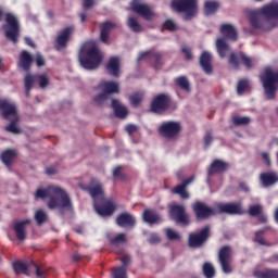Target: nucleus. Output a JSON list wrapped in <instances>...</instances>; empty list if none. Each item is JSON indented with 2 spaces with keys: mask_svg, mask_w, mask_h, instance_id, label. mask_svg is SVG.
Masks as SVG:
<instances>
[{
  "mask_svg": "<svg viewBox=\"0 0 278 278\" xmlns=\"http://www.w3.org/2000/svg\"><path fill=\"white\" fill-rule=\"evenodd\" d=\"M84 190L87 191L93 200V208L100 217L109 218L115 214L117 203L113 198H102L98 200V197L104 194L103 185L99 179L92 177Z\"/></svg>",
  "mask_w": 278,
  "mask_h": 278,
  "instance_id": "obj_1",
  "label": "nucleus"
},
{
  "mask_svg": "<svg viewBox=\"0 0 278 278\" xmlns=\"http://www.w3.org/2000/svg\"><path fill=\"white\" fill-rule=\"evenodd\" d=\"M36 200H45L49 198L47 206L49 210L63 211L65 208L73 207L71 197L67 194L65 189L58 186H49L47 189H38L35 191Z\"/></svg>",
  "mask_w": 278,
  "mask_h": 278,
  "instance_id": "obj_2",
  "label": "nucleus"
},
{
  "mask_svg": "<svg viewBox=\"0 0 278 278\" xmlns=\"http://www.w3.org/2000/svg\"><path fill=\"white\" fill-rule=\"evenodd\" d=\"M78 60L80 65L88 70L92 71L99 67L103 56L99 51V48L92 42H86L78 53Z\"/></svg>",
  "mask_w": 278,
  "mask_h": 278,
  "instance_id": "obj_3",
  "label": "nucleus"
},
{
  "mask_svg": "<svg viewBox=\"0 0 278 278\" xmlns=\"http://www.w3.org/2000/svg\"><path fill=\"white\" fill-rule=\"evenodd\" d=\"M278 17V3L271 2L262 9L253 10L248 13L250 26L254 29H262L265 24V18L271 20Z\"/></svg>",
  "mask_w": 278,
  "mask_h": 278,
  "instance_id": "obj_4",
  "label": "nucleus"
},
{
  "mask_svg": "<svg viewBox=\"0 0 278 278\" xmlns=\"http://www.w3.org/2000/svg\"><path fill=\"white\" fill-rule=\"evenodd\" d=\"M0 112L3 119L11 121L10 124L5 127V131L12 135H20L22 130L18 127L20 116L17 113L16 104L8 100H0Z\"/></svg>",
  "mask_w": 278,
  "mask_h": 278,
  "instance_id": "obj_5",
  "label": "nucleus"
},
{
  "mask_svg": "<svg viewBox=\"0 0 278 278\" xmlns=\"http://www.w3.org/2000/svg\"><path fill=\"white\" fill-rule=\"evenodd\" d=\"M260 81L263 85L266 100H275L278 91V70L266 67L260 74Z\"/></svg>",
  "mask_w": 278,
  "mask_h": 278,
  "instance_id": "obj_6",
  "label": "nucleus"
},
{
  "mask_svg": "<svg viewBox=\"0 0 278 278\" xmlns=\"http://www.w3.org/2000/svg\"><path fill=\"white\" fill-rule=\"evenodd\" d=\"M4 17L7 23L2 26L4 36L8 40H11L14 45H16L21 36V26L18 20L11 12L5 13Z\"/></svg>",
  "mask_w": 278,
  "mask_h": 278,
  "instance_id": "obj_7",
  "label": "nucleus"
},
{
  "mask_svg": "<svg viewBox=\"0 0 278 278\" xmlns=\"http://www.w3.org/2000/svg\"><path fill=\"white\" fill-rule=\"evenodd\" d=\"M172 8L178 13H184L185 21H191L197 14L198 4L197 0H174Z\"/></svg>",
  "mask_w": 278,
  "mask_h": 278,
  "instance_id": "obj_8",
  "label": "nucleus"
},
{
  "mask_svg": "<svg viewBox=\"0 0 278 278\" xmlns=\"http://www.w3.org/2000/svg\"><path fill=\"white\" fill-rule=\"evenodd\" d=\"M181 131V123L174 121L163 122L159 127V134L167 140L177 139Z\"/></svg>",
  "mask_w": 278,
  "mask_h": 278,
  "instance_id": "obj_9",
  "label": "nucleus"
},
{
  "mask_svg": "<svg viewBox=\"0 0 278 278\" xmlns=\"http://www.w3.org/2000/svg\"><path fill=\"white\" fill-rule=\"evenodd\" d=\"M172 103V99L167 93H159L155 96L150 104V111L154 114H162L166 112Z\"/></svg>",
  "mask_w": 278,
  "mask_h": 278,
  "instance_id": "obj_10",
  "label": "nucleus"
},
{
  "mask_svg": "<svg viewBox=\"0 0 278 278\" xmlns=\"http://www.w3.org/2000/svg\"><path fill=\"white\" fill-rule=\"evenodd\" d=\"M218 263L224 274L232 273V249L230 245H224L223 248H220V250L218 251Z\"/></svg>",
  "mask_w": 278,
  "mask_h": 278,
  "instance_id": "obj_11",
  "label": "nucleus"
},
{
  "mask_svg": "<svg viewBox=\"0 0 278 278\" xmlns=\"http://www.w3.org/2000/svg\"><path fill=\"white\" fill-rule=\"evenodd\" d=\"M169 216L176 224L188 226L190 224L189 214L186 212V207L181 204H173L169 207Z\"/></svg>",
  "mask_w": 278,
  "mask_h": 278,
  "instance_id": "obj_12",
  "label": "nucleus"
},
{
  "mask_svg": "<svg viewBox=\"0 0 278 278\" xmlns=\"http://www.w3.org/2000/svg\"><path fill=\"white\" fill-rule=\"evenodd\" d=\"M215 210L218 214H226L230 216L244 215L242 203L240 202L217 203L215 205Z\"/></svg>",
  "mask_w": 278,
  "mask_h": 278,
  "instance_id": "obj_13",
  "label": "nucleus"
},
{
  "mask_svg": "<svg viewBox=\"0 0 278 278\" xmlns=\"http://www.w3.org/2000/svg\"><path fill=\"white\" fill-rule=\"evenodd\" d=\"M240 62L247 70H252L253 63L250 56L245 55L244 52H231L228 58V64H230L236 71H240Z\"/></svg>",
  "mask_w": 278,
  "mask_h": 278,
  "instance_id": "obj_14",
  "label": "nucleus"
},
{
  "mask_svg": "<svg viewBox=\"0 0 278 278\" xmlns=\"http://www.w3.org/2000/svg\"><path fill=\"white\" fill-rule=\"evenodd\" d=\"M211 227L205 226L198 233H190L189 237V245L191 248H200L204 244V242L210 238Z\"/></svg>",
  "mask_w": 278,
  "mask_h": 278,
  "instance_id": "obj_15",
  "label": "nucleus"
},
{
  "mask_svg": "<svg viewBox=\"0 0 278 278\" xmlns=\"http://www.w3.org/2000/svg\"><path fill=\"white\" fill-rule=\"evenodd\" d=\"M74 26H68L66 28H63L61 31H59L56 38H55V45L54 49L56 51H61L63 49H66L68 40H71V36L74 33Z\"/></svg>",
  "mask_w": 278,
  "mask_h": 278,
  "instance_id": "obj_16",
  "label": "nucleus"
},
{
  "mask_svg": "<svg viewBox=\"0 0 278 278\" xmlns=\"http://www.w3.org/2000/svg\"><path fill=\"white\" fill-rule=\"evenodd\" d=\"M192 210L195 214L197 220H206L215 215L213 208L208 207L206 204L199 201H197L192 205Z\"/></svg>",
  "mask_w": 278,
  "mask_h": 278,
  "instance_id": "obj_17",
  "label": "nucleus"
},
{
  "mask_svg": "<svg viewBox=\"0 0 278 278\" xmlns=\"http://www.w3.org/2000/svg\"><path fill=\"white\" fill-rule=\"evenodd\" d=\"M31 224V219H23V220H15L13 223L12 229L14 231L15 238H17V240L20 242H23L24 240H26L27 237V226Z\"/></svg>",
  "mask_w": 278,
  "mask_h": 278,
  "instance_id": "obj_18",
  "label": "nucleus"
},
{
  "mask_svg": "<svg viewBox=\"0 0 278 278\" xmlns=\"http://www.w3.org/2000/svg\"><path fill=\"white\" fill-rule=\"evenodd\" d=\"M194 181V176H190L187 179H184L180 185H177L172 189V193L175 195H179V198L184 201L190 199V193L187 191V187Z\"/></svg>",
  "mask_w": 278,
  "mask_h": 278,
  "instance_id": "obj_19",
  "label": "nucleus"
},
{
  "mask_svg": "<svg viewBox=\"0 0 278 278\" xmlns=\"http://www.w3.org/2000/svg\"><path fill=\"white\" fill-rule=\"evenodd\" d=\"M131 10L140 15L146 21H151L155 14L153 13L152 9L149 8L147 4H141L138 2L132 3Z\"/></svg>",
  "mask_w": 278,
  "mask_h": 278,
  "instance_id": "obj_20",
  "label": "nucleus"
},
{
  "mask_svg": "<svg viewBox=\"0 0 278 278\" xmlns=\"http://www.w3.org/2000/svg\"><path fill=\"white\" fill-rule=\"evenodd\" d=\"M149 56L150 62H152L153 67L159 70L162 67V53L161 52H151V51H143L138 56V62Z\"/></svg>",
  "mask_w": 278,
  "mask_h": 278,
  "instance_id": "obj_21",
  "label": "nucleus"
},
{
  "mask_svg": "<svg viewBox=\"0 0 278 278\" xmlns=\"http://www.w3.org/2000/svg\"><path fill=\"white\" fill-rule=\"evenodd\" d=\"M260 181L264 188H269L278 182V173L268 170L260 174Z\"/></svg>",
  "mask_w": 278,
  "mask_h": 278,
  "instance_id": "obj_22",
  "label": "nucleus"
},
{
  "mask_svg": "<svg viewBox=\"0 0 278 278\" xmlns=\"http://www.w3.org/2000/svg\"><path fill=\"white\" fill-rule=\"evenodd\" d=\"M230 165L226 163L225 161H222L219 159H216L211 164L207 174L210 177L217 175V174H224L229 169Z\"/></svg>",
  "mask_w": 278,
  "mask_h": 278,
  "instance_id": "obj_23",
  "label": "nucleus"
},
{
  "mask_svg": "<svg viewBox=\"0 0 278 278\" xmlns=\"http://www.w3.org/2000/svg\"><path fill=\"white\" fill-rule=\"evenodd\" d=\"M33 54L27 50H22L20 54L18 66L26 73H29L34 63Z\"/></svg>",
  "mask_w": 278,
  "mask_h": 278,
  "instance_id": "obj_24",
  "label": "nucleus"
},
{
  "mask_svg": "<svg viewBox=\"0 0 278 278\" xmlns=\"http://www.w3.org/2000/svg\"><path fill=\"white\" fill-rule=\"evenodd\" d=\"M212 60H213V56L208 51H203L200 55L199 63H200L202 71L206 75L213 74Z\"/></svg>",
  "mask_w": 278,
  "mask_h": 278,
  "instance_id": "obj_25",
  "label": "nucleus"
},
{
  "mask_svg": "<svg viewBox=\"0 0 278 278\" xmlns=\"http://www.w3.org/2000/svg\"><path fill=\"white\" fill-rule=\"evenodd\" d=\"M136 218L128 212H123L118 214L116 217V225L118 227H134L136 226Z\"/></svg>",
  "mask_w": 278,
  "mask_h": 278,
  "instance_id": "obj_26",
  "label": "nucleus"
},
{
  "mask_svg": "<svg viewBox=\"0 0 278 278\" xmlns=\"http://www.w3.org/2000/svg\"><path fill=\"white\" fill-rule=\"evenodd\" d=\"M109 75L118 78L121 76V61L118 56H112L106 64Z\"/></svg>",
  "mask_w": 278,
  "mask_h": 278,
  "instance_id": "obj_27",
  "label": "nucleus"
},
{
  "mask_svg": "<svg viewBox=\"0 0 278 278\" xmlns=\"http://www.w3.org/2000/svg\"><path fill=\"white\" fill-rule=\"evenodd\" d=\"M219 33L226 40H232V41L238 40V31L235 28V26L231 24L222 25L219 28Z\"/></svg>",
  "mask_w": 278,
  "mask_h": 278,
  "instance_id": "obj_28",
  "label": "nucleus"
},
{
  "mask_svg": "<svg viewBox=\"0 0 278 278\" xmlns=\"http://www.w3.org/2000/svg\"><path fill=\"white\" fill-rule=\"evenodd\" d=\"M98 89L102 90L108 97L119 93V86L115 81H102L98 85Z\"/></svg>",
  "mask_w": 278,
  "mask_h": 278,
  "instance_id": "obj_29",
  "label": "nucleus"
},
{
  "mask_svg": "<svg viewBox=\"0 0 278 278\" xmlns=\"http://www.w3.org/2000/svg\"><path fill=\"white\" fill-rule=\"evenodd\" d=\"M142 219L143 222L153 225V224H159L161 223V215L152 210H146L142 213Z\"/></svg>",
  "mask_w": 278,
  "mask_h": 278,
  "instance_id": "obj_30",
  "label": "nucleus"
},
{
  "mask_svg": "<svg viewBox=\"0 0 278 278\" xmlns=\"http://www.w3.org/2000/svg\"><path fill=\"white\" fill-rule=\"evenodd\" d=\"M116 27V24L115 23H112V22H105L103 25H102V28L100 29V40H102V42L104 43H109V36H110V33L113 28Z\"/></svg>",
  "mask_w": 278,
  "mask_h": 278,
  "instance_id": "obj_31",
  "label": "nucleus"
},
{
  "mask_svg": "<svg viewBox=\"0 0 278 278\" xmlns=\"http://www.w3.org/2000/svg\"><path fill=\"white\" fill-rule=\"evenodd\" d=\"M16 156V150H4L1 153V161L7 167H11Z\"/></svg>",
  "mask_w": 278,
  "mask_h": 278,
  "instance_id": "obj_32",
  "label": "nucleus"
},
{
  "mask_svg": "<svg viewBox=\"0 0 278 278\" xmlns=\"http://www.w3.org/2000/svg\"><path fill=\"white\" fill-rule=\"evenodd\" d=\"M216 50L220 59H225L230 50V46L226 42L224 38H217Z\"/></svg>",
  "mask_w": 278,
  "mask_h": 278,
  "instance_id": "obj_33",
  "label": "nucleus"
},
{
  "mask_svg": "<svg viewBox=\"0 0 278 278\" xmlns=\"http://www.w3.org/2000/svg\"><path fill=\"white\" fill-rule=\"evenodd\" d=\"M112 108L114 110L115 116L118 119H125L128 115V111L125 106H122L118 100H112Z\"/></svg>",
  "mask_w": 278,
  "mask_h": 278,
  "instance_id": "obj_34",
  "label": "nucleus"
},
{
  "mask_svg": "<svg viewBox=\"0 0 278 278\" xmlns=\"http://www.w3.org/2000/svg\"><path fill=\"white\" fill-rule=\"evenodd\" d=\"M220 8V3L217 1L206 0L204 2V15L211 16L217 12V10Z\"/></svg>",
  "mask_w": 278,
  "mask_h": 278,
  "instance_id": "obj_35",
  "label": "nucleus"
},
{
  "mask_svg": "<svg viewBox=\"0 0 278 278\" xmlns=\"http://www.w3.org/2000/svg\"><path fill=\"white\" fill-rule=\"evenodd\" d=\"M35 81H36V75L27 74L24 78L25 96L27 98L30 97V92L33 90Z\"/></svg>",
  "mask_w": 278,
  "mask_h": 278,
  "instance_id": "obj_36",
  "label": "nucleus"
},
{
  "mask_svg": "<svg viewBox=\"0 0 278 278\" xmlns=\"http://www.w3.org/2000/svg\"><path fill=\"white\" fill-rule=\"evenodd\" d=\"M127 26L129 27V29L132 33H141L142 31V26L141 24L138 22V18L136 16H129L127 20Z\"/></svg>",
  "mask_w": 278,
  "mask_h": 278,
  "instance_id": "obj_37",
  "label": "nucleus"
},
{
  "mask_svg": "<svg viewBox=\"0 0 278 278\" xmlns=\"http://www.w3.org/2000/svg\"><path fill=\"white\" fill-rule=\"evenodd\" d=\"M255 278H278V269H264L254 271Z\"/></svg>",
  "mask_w": 278,
  "mask_h": 278,
  "instance_id": "obj_38",
  "label": "nucleus"
},
{
  "mask_svg": "<svg viewBox=\"0 0 278 278\" xmlns=\"http://www.w3.org/2000/svg\"><path fill=\"white\" fill-rule=\"evenodd\" d=\"M109 240H110L111 247H113V248H117V247H119V244H123V243L127 242V238H126L125 232H119L115 237L110 238Z\"/></svg>",
  "mask_w": 278,
  "mask_h": 278,
  "instance_id": "obj_39",
  "label": "nucleus"
},
{
  "mask_svg": "<svg viewBox=\"0 0 278 278\" xmlns=\"http://www.w3.org/2000/svg\"><path fill=\"white\" fill-rule=\"evenodd\" d=\"M175 84L180 87L182 90L189 92L191 90L190 83L187 76H179L175 79Z\"/></svg>",
  "mask_w": 278,
  "mask_h": 278,
  "instance_id": "obj_40",
  "label": "nucleus"
},
{
  "mask_svg": "<svg viewBox=\"0 0 278 278\" xmlns=\"http://www.w3.org/2000/svg\"><path fill=\"white\" fill-rule=\"evenodd\" d=\"M12 267H13L14 273L17 274V275H21V274L22 275H27V270L29 268L25 263H22L20 261L14 262L12 264Z\"/></svg>",
  "mask_w": 278,
  "mask_h": 278,
  "instance_id": "obj_41",
  "label": "nucleus"
},
{
  "mask_svg": "<svg viewBox=\"0 0 278 278\" xmlns=\"http://www.w3.org/2000/svg\"><path fill=\"white\" fill-rule=\"evenodd\" d=\"M265 232H266V229L257 230L255 232L254 242L258 243L260 245L271 247V243L265 241V238H264Z\"/></svg>",
  "mask_w": 278,
  "mask_h": 278,
  "instance_id": "obj_42",
  "label": "nucleus"
},
{
  "mask_svg": "<svg viewBox=\"0 0 278 278\" xmlns=\"http://www.w3.org/2000/svg\"><path fill=\"white\" fill-rule=\"evenodd\" d=\"M129 101L131 106L139 108L141 102L143 101V93L142 92H134L129 97Z\"/></svg>",
  "mask_w": 278,
  "mask_h": 278,
  "instance_id": "obj_43",
  "label": "nucleus"
},
{
  "mask_svg": "<svg viewBox=\"0 0 278 278\" xmlns=\"http://www.w3.org/2000/svg\"><path fill=\"white\" fill-rule=\"evenodd\" d=\"M232 122L235 126H247L251 123V117L249 116H240V115H235L232 117Z\"/></svg>",
  "mask_w": 278,
  "mask_h": 278,
  "instance_id": "obj_44",
  "label": "nucleus"
},
{
  "mask_svg": "<svg viewBox=\"0 0 278 278\" xmlns=\"http://www.w3.org/2000/svg\"><path fill=\"white\" fill-rule=\"evenodd\" d=\"M202 273L205 278H214L215 276V269L211 263L203 264Z\"/></svg>",
  "mask_w": 278,
  "mask_h": 278,
  "instance_id": "obj_45",
  "label": "nucleus"
},
{
  "mask_svg": "<svg viewBox=\"0 0 278 278\" xmlns=\"http://www.w3.org/2000/svg\"><path fill=\"white\" fill-rule=\"evenodd\" d=\"M250 88V83L247 78H242L238 81L237 93L242 96Z\"/></svg>",
  "mask_w": 278,
  "mask_h": 278,
  "instance_id": "obj_46",
  "label": "nucleus"
},
{
  "mask_svg": "<svg viewBox=\"0 0 278 278\" xmlns=\"http://www.w3.org/2000/svg\"><path fill=\"white\" fill-rule=\"evenodd\" d=\"M47 214L45 211L39 210L35 212L34 219L37 223V225L41 226L42 224L47 223Z\"/></svg>",
  "mask_w": 278,
  "mask_h": 278,
  "instance_id": "obj_47",
  "label": "nucleus"
},
{
  "mask_svg": "<svg viewBox=\"0 0 278 278\" xmlns=\"http://www.w3.org/2000/svg\"><path fill=\"white\" fill-rule=\"evenodd\" d=\"M30 266L34 268L35 274L39 278H46L47 275V269L43 268L42 266L37 265L35 262H30Z\"/></svg>",
  "mask_w": 278,
  "mask_h": 278,
  "instance_id": "obj_48",
  "label": "nucleus"
},
{
  "mask_svg": "<svg viewBox=\"0 0 278 278\" xmlns=\"http://www.w3.org/2000/svg\"><path fill=\"white\" fill-rule=\"evenodd\" d=\"M263 208L262 205L256 204V205H250V208L248 210V214L252 217H256L258 215H262Z\"/></svg>",
  "mask_w": 278,
  "mask_h": 278,
  "instance_id": "obj_49",
  "label": "nucleus"
},
{
  "mask_svg": "<svg viewBox=\"0 0 278 278\" xmlns=\"http://www.w3.org/2000/svg\"><path fill=\"white\" fill-rule=\"evenodd\" d=\"M36 81L39 83L41 89L47 88L49 85V78L46 74L36 75Z\"/></svg>",
  "mask_w": 278,
  "mask_h": 278,
  "instance_id": "obj_50",
  "label": "nucleus"
},
{
  "mask_svg": "<svg viewBox=\"0 0 278 278\" xmlns=\"http://www.w3.org/2000/svg\"><path fill=\"white\" fill-rule=\"evenodd\" d=\"M109 99H110V96H108L106 93L102 92V93L97 94L93 98V102H94L96 105L101 106Z\"/></svg>",
  "mask_w": 278,
  "mask_h": 278,
  "instance_id": "obj_51",
  "label": "nucleus"
},
{
  "mask_svg": "<svg viewBox=\"0 0 278 278\" xmlns=\"http://www.w3.org/2000/svg\"><path fill=\"white\" fill-rule=\"evenodd\" d=\"M113 278H127V269L125 267L114 268Z\"/></svg>",
  "mask_w": 278,
  "mask_h": 278,
  "instance_id": "obj_52",
  "label": "nucleus"
},
{
  "mask_svg": "<svg viewBox=\"0 0 278 278\" xmlns=\"http://www.w3.org/2000/svg\"><path fill=\"white\" fill-rule=\"evenodd\" d=\"M165 236H167L168 240H180L181 239L180 233L170 228L165 230Z\"/></svg>",
  "mask_w": 278,
  "mask_h": 278,
  "instance_id": "obj_53",
  "label": "nucleus"
},
{
  "mask_svg": "<svg viewBox=\"0 0 278 278\" xmlns=\"http://www.w3.org/2000/svg\"><path fill=\"white\" fill-rule=\"evenodd\" d=\"M148 241L151 243V244H157L161 242V238L159 236L157 232H151L148 237Z\"/></svg>",
  "mask_w": 278,
  "mask_h": 278,
  "instance_id": "obj_54",
  "label": "nucleus"
},
{
  "mask_svg": "<svg viewBox=\"0 0 278 278\" xmlns=\"http://www.w3.org/2000/svg\"><path fill=\"white\" fill-rule=\"evenodd\" d=\"M162 27L169 31H174L175 29H177V25H175V23L172 20L165 21Z\"/></svg>",
  "mask_w": 278,
  "mask_h": 278,
  "instance_id": "obj_55",
  "label": "nucleus"
},
{
  "mask_svg": "<svg viewBox=\"0 0 278 278\" xmlns=\"http://www.w3.org/2000/svg\"><path fill=\"white\" fill-rule=\"evenodd\" d=\"M203 142H204V149H207L212 144L213 136H212L211 131L205 134V136L203 138Z\"/></svg>",
  "mask_w": 278,
  "mask_h": 278,
  "instance_id": "obj_56",
  "label": "nucleus"
},
{
  "mask_svg": "<svg viewBox=\"0 0 278 278\" xmlns=\"http://www.w3.org/2000/svg\"><path fill=\"white\" fill-rule=\"evenodd\" d=\"M181 52L184 53L186 60H193L191 48L182 47Z\"/></svg>",
  "mask_w": 278,
  "mask_h": 278,
  "instance_id": "obj_57",
  "label": "nucleus"
},
{
  "mask_svg": "<svg viewBox=\"0 0 278 278\" xmlns=\"http://www.w3.org/2000/svg\"><path fill=\"white\" fill-rule=\"evenodd\" d=\"M35 62H36L37 67H42L46 64L45 59L41 53H36Z\"/></svg>",
  "mask_w": 278,
  "mask_h": 278,
  "instance_id": "obj_58",
  "label": "nucleus"
},
{
  "mask_svg": "<svg viewBox=\"0 0 278 278\" xmlns=\"http://www.w3.org/2000/svg\"><path fill=\"white\" fill-rule=\"evenodd\" d=\"M262 159L264 160V163L267 168L271 167V160L268 152H262L261 154Z\"/></svg>",
  "mask_w": 278,
  "mask_h": 278,
  "instance_id": "obj_59",
  "label": "nucleus"
},
{
  "mask_svg": "<svg viewBox=\"0 0 278 278\" xmlns=\"http://www.w3.org/2000/svg\"><path fill=\"white\" fill-rule=\"evenodd\" d=\"M126 131L128 132L129 136H132V134L138 131V127L136 125H128L126 127Z\"/></svg>",
  "mask_w": 278,
  "mask_h": 278,
  "instance_id": "obj_60",
  "label": "nucleus"
},
{
  "mask_svg": "<svg viewBox=\"0 0 278 278\" xmlns=\"http://www.w3.org/2000/svg\"><path fill=\"white\" fill-rule=\"evenodd\" d=\"M46 174H47L48 176L56 175V174H58V168L54 167V166L47 167V168H46Z\"/></svg>",
  "mask_w": 278,
  "mask_h": 278,
  "instance_id": "obj_61",
  "label": "nucleus"
},
{
  "mask_svg": "<svg viewBox=\"0 0 278 278\" xmlns=\"http://www.w3.org/2000/svg\"><path fill=\"white\" fill-rule=\"evenodd\" d=\"M94 5V0H84V9L89 10Z\"/></svg>",
  "mask_w": 278,
  "mask_h": 278,
  "instance_id": "obj_62",
  "label": "nucleus"
},
{
  "mask_svg": "<svg viewBox=\"0 0 278 278\" xmlns=\"http://www.w3.org/2000/svg\"><path fill=\"white\" fill-rule=\"evenodd\" d=\"M121 262L123 264V266H121V267H125L127 269V265L130 262V256L129 255H125L124 257H122Z\"/></svg>",
  "mask_w": 278,
  "mask_h": 278,
  "instance_id": "obj_63",
  "label": "nucleus"
},
{
  "mask_svg": "<svg viewBox=\"0 0 278 278\" xmlns=\"http://www.w3.org/2000/svg\"><path fill=\"white\" fill-rule=\"evenodd\" d=\"M25 43L29 47H31L33 49H36V43L34 42V40L30 37H25Z\"/></svg>",
  "mask_w": 278,
  "mask_h": 278,
  "instance_id": "obj_64",
  "label": "nucleus"
}]
</instances>
